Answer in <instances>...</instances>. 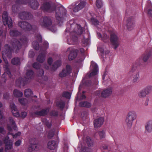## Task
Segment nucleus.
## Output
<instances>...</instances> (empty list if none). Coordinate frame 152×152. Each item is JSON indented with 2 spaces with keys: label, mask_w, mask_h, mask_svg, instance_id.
I'll use <instances>...</instances> for the list:
<instances>
[{
  "label": "nucleus",
  "mask_w": 152,
  "mask_h": 152,
  "mask_svg": "<svg viewBox=\"0 0 152 152\" xmlns=\"http://www.w3.org/2000/svg\"><path fill=\"white\" fill-rule=\"evenodd\" d=\"M33 48L36 50H38L39 48V46L37 42H34L32 43Z\"/></svg>",
  "instance_id": "34"
},
{
  "label": "nucleus",
  "mask_w": 152,
  "mask_h": 152,
  "mask_svg": "<svg viewBox=\"0 0 152 152\" xmlns=\"http://www.w3.org/2000/svg\"><path fill=\"white\" fill-rule=\"evenodd\" d=\"M87 82H88L89 83H90V82L88 81V82H86L84 85L85 86H89V85L87 83Z\"/></svg>",
  "instance_id": "60"
},
{
  "label": "nucleus",
  "mask_w": 152,
  "mask_h": 152,
  "mask_svg": "<svg viewBox=\"0 0 152 152\" xmlns=\"http://www.w3.org/2000/svg\"><path fill=\"white\" fill-rule=\"evenodd\" d=\"M44 74V72L43 70H41V72L38 75L39 76H42Z\"/></svg>",
  "instance_id": "55"
},
{
  "label": "nucleus",
  "mask_w": 152,
  "mask_h": 152,
  "mask_svg": "<svg viewBox=\"0 0 152 152\" xmlns=\"http://www.w3.org/2000/svg\"><path fill=\"white\" fill-rule=\"evenodd\" d=\"M37 147V145L36 144H33L31 146V147H30V148H31L33 150H35V148Z\"/></svg>",
  "instance_id": "54"
},
{
  "label": "nucleus",
  "mask_w": 152,
  "mask_h": 152,
  "mask_svg": "<svg viewBox=\"0 0 152 152\" xmlns=\"http://www.w3.org/2000/svg\"><path fill=\"white\" fill-rule=\"evenodd\" d=\"M71 71L70 66L67 65L66 66V68L60 73L59 75L61 77H65L70 73Z\"/></svg>",
  "instance_id": "13"
},
{
  "label": "nucleus",
  "mask_w": 152,
  "mask_h": 152,
  "mask_svg": "<svg viewBox=\"0 0 152 152\" xmlns=\"http://www.w3.org/2000/svg\"><path fill=\"white\" fill-rule=\"evenodd\" d=\"M6 144V148L7 149H10L12 147V141L9 140V137H7L4 140Z\"/></svg>",
  "instance_id": "18"
},
{
  "label": "nucleus",
  "mask_w": 152,
  "mask_h": 152,
  "mask_svg": "<svg viewBox=\"0 0 152 152\" xmlns=\"http://www.w3.org/2000/svg\"><path fill=\"white\" fill-rule=\"evenodd\" d=\"M3 23L5 25H8L9 27H10L12 25V20L10 18L8 17L7 12L6 11L4 12L2 15Z\"/></svg>",
  "instance_id": "8"
},
{
  "label": "nucleus",
  "mask_w": 152,
  "mask_h": 152,
  "mask_svg": "<svg viewBox=\"0 0 152 152\" xmlns=\"http://www.w3.org/2000/svg\"><path fill=\"white\" fill-rule=\"evenodd\" d=\"M110 40L111 44L114 49H116L119 44L118 37L115 33L112 34L110 35Z\"/></svg>",
  "instance_id": "5"
},
{
  "label": "nucleus",
  "mask_w": 152,
  "mask_h": 152,
  "mask_svg": "<svg viewBox=\"0 0 152 152\" xmlns=\"http://www.w3.org/2000/svg\"><path fill=\"white\" fill-rule=\"evenodd\" d=\"M90 68L91 70L89 75V77L94 76L98 73V67L97 64L94 61H91Z\"/></svg>",
  "instance_id": "7"
},
{
  "label": "nucleus",
  "mask_w": 152,
  "mask_h": 152,
  "mask_svg": "<svg viewBox=\"0 0 152 152\" xmlns=\"http://www.w3.org/2000/svg\"><path fill=\"white\" fill-rule=\"evenodd\" d=\"M42 9L45 11L51 12L52 11L53 7H50L49 3H46L43 5L42 7Z\"/></svg>",
  "instance_id": "19"
},
{
  "label": "nucleus",
  "mask_w": 152,
  "mask_h": 152,
  "mask_svg": "<svg viewBox=\"0 0 152 152\" xmlns=\"http://www.w3.org/2000/svg\"><path fill=\"white\" fill-rule=\"evenodd\" d=\"M97 34L98 38L102 40L108 38V36L106 34H104L102 36L100 33H97Z\"/></svg>",
  "instance_id": "29"
},
{
  "label": "nucleus",
  "mask_w": 152,
  "mask_h": 152,
  "mask_svg": "<svg viewBox=\"0 0 152 152\" xmlns=\"http://www.w3.org/2000/svg\"><path fill=\"white\" fill-rule=\"evenodd\" d=\"M33 67L36 69H38L40 67V65L37 63H34L33 65Z\"/></svg>",
  "instance_id": "41"
},
{
  "label": "nucleus",
  "mask_w": 152,
  "mask_h": 152,
  "mask_svg": "<svg viewBox=\"0 0 152 152\" xmlns=\"http://www.w3.org/2000/svg\"><path fill=\"white\" fill-rule=\"evenodd\" d=\"M104 120L103 117L96 119L94 121V124L95 127H100L103 124Z\"/></svg>",
  "instance_id": "16"
},
{
  "label": "nucleus",
  "mask_w": 152,
  "mask_h": 152,
  "mask_svg": "<svg viewBox=\"0 0 152 152\" xmlns=\"http://www.w3.org/2000/svg\"><path fill=\"white\" fill-rule=\"evenodd\" d=\"M32 94V92L30 89H26L24 91L25 95L26 97H27L31 96Z\"/></svg>",
  "instance_id": "28"
},
{
  "label": "nucleus",
  "mask_w": 152,
  "mask_h": 152,
  "mask_svg": "<svg viewBox=\"0 0 152 152\" xmlns=\"http://www.w3.org/2000/svg\"><path fill=\"white\" fill-rule=\"evenodd\" d=\"M53 61V59L52 58H50L48 59V62L49 66H46L44 65V67L46 69H48L50 68H52L53 70H55L58 67L60 66L61 64L60 61H58L55 63V64L53 65H51V64Z\"/></svg>",
  "instance_id": "6"
},
{
  "label": "nucleus",
  "mask_w": 152,
  "mask_h": 152,
  "mask_svg": "<svg viewBox=\"0 0 152 152\" xmlns=\"http://www.w3.org/2000/svg\"><path fill=\"white\" fill-rule=\"evenodd\" d=\"M152 55L151 52H147L145 53L139 58V61L142 62H147Z\"/></svg>",
  "instance_id": "11"
},
{
  "label": "nucleus",
  "mask_w": 152,
  "mask_h": 152,
  "mask_svg": "<svg viewBox=\"0 0 152 152\" xmlns=\"http://www.w3.org/2000/svg\"><path fill=\"white\" fill-rule=\"evenodd\" d=\"M147 95V93L144 89L140 91L138 93V96L141 98L145 97Z\"/></svg>",
  "instance_id": "24"
},
{
  "label": "nucleus",
  "mask_w": 152,
  "mask_h": 152,
  "mask_svg": "<svg viewBox=\"0 0 152 152\" xmlns=\"http://www.w3.org/2000/svg\"><path fill=\"white\" fill-rule=\"evenodd\" d=\"M47 112L46 110H43L40 112L39 115H45L47 114Z\"/></svg>",
  "instance_id": "46"
},
{
  "label": "nucleus",
  "mask_w": 152,
  "mask_h": 152,
  "mask_svg": "<svg viewBox=\"0 0 152 152\" xmlns=\"http://www.w3.org/2000/svg\"><path fill=\"white\" fill-rule=\"evenodd\" d=\"M48 43L47 42H45V44L44 45V46L46 48H47L48 46Z\"/></svg>",
  "instance_id": "57"
},
{
  "label": "nucleus",
  "mask_w": 152,
  "mask_h": 152,
  "mask_svg": "<svg viewBox=\"0 0 152 152\" xmlns=\"http://www.w3.org/2000/svg\"><path fill=\"white\" fill-rule=\"evenodd\" d=\"M144 89L145 90V91L148 94L152 90V86H148Z\"/></svg>",
  "instance_id": "33"
},
{
  "label": "nucleus",
  "mask_w": 152,
  "mask_h": 152,
  "mask_svg": "<svg viewBox=\"0 0 152 152\" xmlns=\"http://www.w3.org/2000/svg\"><path fill=\"white\" fill-rule=\"evenodd\" d=\"M79 105L82 107H89L91 106L90 103L87 102H80Z\"/></svg>",
  "instance_id": "27"
},
{
  "label": "nucleus",
  "mask_w": 152,
  "mask_h": 152,
  "mask_svg": "<svg viewBox=\"0 0 152 152\" xmlns=\"http://www.w3.org/2000/svg\"><path fill=\"white\" fill-rule=\"evenodd\" d=\"M11 49L9 46L8 45H7L5 46V50L2 52V57L4 61L6 64H8V62L7 60L6 56H7L8 58H10L11 57Z\"/></svg>",
  "instance_id": "4"
},
{
  "label": "nucleus",
  "mask_w": 152,
  "mask_h": 152,
  "mask_svg": "<svg viewBox=\"0 0 152 152\" xmlns=\"http://www.w3.org/2000/svg\"><path fill=\"white\" fill-rule=\"evenodd\" d=\"M82 85L81 84L80 85L79 88V91H80V90L81 89V88H82Z\"/></svg>",
  "instance_id": "61"
},
{
  "label": "nucleus",
  "mask_w": 152,
  "mask_h": 152,
  "mask_svg": "<svg viewBox=\"0 0 152 152\" xmlns=\"http://www.w3.org/2000/svg\"><path fill=\"white\" fill-rule=\"evenodd\" d=\"M108 78V76L106 74H104L102 76V79L103 80L105 81L107 80Z\"/></svg>",
  "instance_id": "45"
},
{
  "label": "nucleus",
  "mask_w": 152,
  "mask_h": 152,
  "mask_svg": "<svg viewBox=\"0 0 152 152\" xmlns=\"http://www.w3.org/2000/svg\"><path fill=\"white\" fill-rule=\"evenodd\" d=\"M14 45H15V47H18V46H20V44L19 42L18 41H16L14 42Z\"/></svg>",
  "instance_id": "50"
},
{
  "label": "nucleus",
  "mask_w": 152,
  "mask_h": 152,
  "mask_svg": "<svg viewBox=\"0 0 152 152\" xmlns=\"http://www.w3.org/2000/svg\"><path fill=\"white\" fill-rule=\"evenodd\" d=\"M145 131L148 133H150L152 131V120L148 121L145 124Z\"/></svg>",
  "instance_id": "15"
},
{
  "label": "nucleus",
  "mask_w": 152,
  "mask_h": 152,
  "mask_svg": "<svg viewBox=\"0 0 152 152\" xmlns=\"http://www.w3.org/2000/svg\"><path fill=\"white\" fill-rule=\"evenodd\" d=\"M80 51L81 52V53H83L84 51V50L83 49V48H81L80 49Z\"/></svg>",
  "instance_id": "62"
},
{
  "label": "nucleus",
  "mask_w": 152,
  "mask_h": 152,
  "mask_svg": "<svg viewBox=\"0 0 152 152\" xmlns=\"http://www.w3.org/2000/svg\"><path fill=\"white\" fill-rule=\"evenodd\" d=\"M19 101L20 103L23 104H26L28 103L27 100L26 99H19Z\"/></svg>",
  "instance_id": "39"
},
{
  "label": "nucleus",
  "mask_w": 152,
  "mask_h": 152,
  "mask_svg": "<svg viewBox=\"0 0 152 152\" xmlns=\"http://www.w3.org/2000/svg\"><path fill=\"white\" fill-rule=\"evenodd\" d=\"M137 117V113L134 111H130L127 113L126 117L125 123L128 127L130 128L132 126Z\"/></svg>",
  "instance_id": "2"
},
{
  "label": "nucleus",
  "mask_w": 152,
  "mask_h": 152,
  "mask_svg": "<svg viewBox=\"0 0 152 152\" xmlns=\"http://www.w3.org/2000/svg\"><path fill=\"white\" fill-rule=\"evenodd\" d=\"M37 39L39 41H41L42 39L40 35H38V37H37Z\"/></svg>",
  "instance_id": "58"
},
{
  "label": "nucleus",
  "mask_w": 152,
  "mask_h": 152,
  "mask_svg": "<svg viewBox=\"0 0 152 152\" xmlns=\"http://www.w3.org/2000/svg\"><path fill=\"white\" fill-rule=\"evenodd\" d=\"M91 20L93 24L95 25H97L99 23L98 21L95 18H92L91 19Z\"/></svg>",
  "instance_id": "44"
},
{
  "label": "nucleus",
  "mask_w": 152,
  "mask_h": 152,
  "mask_svg": "<svg viewBox=\"0 0 152 152\" xmlns=\"http://www.w3.org/2000/svg\"><path fill=\"white\" fill-rule=\"evenodd\" d=\"M19 59L18 58H14L12 59V63L14 65L18 64L19 63Z\"/></svg>",
  "instance_id": "31"
},
{
  "label": "nucleus",
  "mask_w": 152,
  "mask_h": 152,
  "mask_svg": "<svg viewBox=\"0 0 152 152\" xmlns=\"http://www.w3.org/2000/svg\"><path fill=\"white\" fill-rule=\"evenodd\" d=\"M26 75L28 77H31L33 74V72L31 70L28 71L26 73Z\"/></svg>",
  "instance_id": "43"
},
{
  "label": "nucleus",
  "mask_w": 152,
  "mask_h": 152,
  "mask_svg": "<svg viewBox=\"0 0 152 152\" xmlns=\"http://www.w3.org/2000/svg\"><path fill=\"white\" fill-rule=\"evenodd\" d=\"M96 5L98 8L101 7L102 5L101 0H96Z\"/></svg>",
  "instance_id": "35"
},
{
  "label": "nucleus",
  "mask_w": 152,
  "mask_h": 152,
  "mask_svg": "<svg viewBox=\"0 0 152 152\" xmlns=\"http://www.w3.org/2000/svg\"><path fill=\"white\" fill-rule=\"evenodd\" d=\"M63 95L64 96L67 98L69 99L71 96V94L69 93L65 92L64 93Z\"/></svg>",
  "instance_id": "40"
},
{
  "label": "nucleus",
  "mask_w": 152,
  "mask_h": 152,
  "mask_svg": "<svg viewBox=\"0 0 152 152\" xmlns=\"http://www.w3.org/2000/svg\"><path fill=\"white\" fill-rule=\"evenodd\" d=\"M86 139V142L87 144L88 145V146H91L93 143L90 138L89 137H87Z\"/></svg>",
  "instance_id": "37"
},
{
  "label": "nucleus",
  "mask_w": 152,
  "mask_h": 152,
  "mask_svg": "<svg viewBox=\"0 0 152 152\" xmlns=\"http://www.w3.org/2000/svg\"><path fill=\"white\" fill-rule=\"evenodd\" d=\"M139 77V75L138 73L135 74L133 77V80L134 82H136L138 80Z\"/></svg>",
  "instance_id": "36"
},
{
  "label": "nucleus",
  "mask_w": 152,
  "mask_h": 152,
  "mask_svg": "<svg viewBox=\"0 0 152 152\" xmlns=\"http://www.w3.org/2000/svg\"><path fill=\"white\" fill-rule=\"evenodd\" d=\"M86 1L83 0L81 1L79 4L76 6L73 9V11L77 12L83 9L86 5Z\"/></svg>",
  "instance_id": "12"
},
{
  "label": "nucleus",
  "mask_w": 152,
  "mask_h": 152,
  "mask_svg": "<svg viewBox=\"0 0 152 152\" xmlns=\"http://www.w3.org/2000/svg\"><path fill=\"white\" fill-rule=\"evenodd\" d=\"M51 30L53 32H55L56 31L57 29L55 27H53V29H51Z\"/></svg>",
  "instance_id": "56"
},
{
  "label": "nucleus",
  "mask_w": 152,
  "mask_h": 152,
  "mask_svg": "<svg viewBox=\"0 0 152 152\" xmlns=\"http://www.w3.org/2000/svg\"><path fill=\"white\" fill-rule=\"evenodd\" d=\"M18 33L16 31L12 30L10 31V34L12 36H16L17 35Z\"/></svg>",
  "instance_id": "38"
},
{
  "label": "nucleus",
  "mask_w": 152,
  "mask_h": 152,
  "mask_svg": "<svg viewBox=\"0 0 152 152\" xmlns=\"http://www.w3.org/2000/svg\"><path fill=\"white\" fill-rule=\"evenodd\" d=\"M113 88L110 87L102 90L101 92V96L104 98L108 97L112 94Z\"/></svg>",
  "instance_id": "10"
},
{
  "label": "nucleus",
  "mask_w": 152,
  "mask_h": 152,
  "mask_svg": "<svg viewBox=\"0 0 152 152\" xmlns=\"http://www.w3.org/2000/svg\"><path fill=\"white\" fill-rule=\"evenodd\" d=\"M20 143L21 141L20 140H18L15 143V146H18L20 145Z\"/></svg>",
  "instance_id": "51"
},
{
  "label": "nucleus",
  "mask_w": 152,
  "mask_h": 152,
  "mask_svg": "<svg viewBox=\"0 0 152 152\" xmlns=\"http://www.w3.org/2000/svg\"><path fill=\"white\" fill-rule=\"evenodd\" d=\"M27 113L26 112H22L21 113V116L23 118L25 117Z\"/></svg>",
  "instance_id": "52"
},
{
  "label": "nucleus",
  "mask_w": 152,
  "mask_h": 152,
  "mask_svg": "<svg viewBox=\"0 0 152 152\" xmlns=\"http://www.w3.org/2000/svg\"><path fill=\"white\" fill-rule=\"evenodd\" d=\"M13 94L14 96L16 97H19L22 96L23 93L18 90L15 89L13 91Z\"/></svg>",
  "instance_id": "26"
},
{
  "label": "nucleus",
  "mask_w": 152,
  "mask_h": 152,
  "mask_svg": "<svg viewBox=\"0 0 152 152\" xmlns=\"http://www.w3.org/2000/svg\"><path fill=\"white\" fill-rule=\"evenodd\" d=\"M104 53H105V54H105L107 55L109 53H110V51L108 50H107L106 51H105Z\"/></svg>",
  "instance_id": "59"
},
{
  "label": "nucleus",
  "mask_w": 152,
  "mask_h": 152,
  "mask_svg": "<svg viewBox=\"0 0 152 152\" xmlns=\"http://www.w3.org/2000/svg\"><path fill=\"white\" fill-rule=\"evenodd\" d=\"M73 26H74V28L72 33V35L71 40L74 42L77 40V37L75 36H73V34L76 32L78 35L80 34L83 33V30L79 25L75 24Z\"/></svg>",
  "instance_id": "3"
},
{
  "label": "nucleus",
  "mask_w": 152,
  "mask_h": 152,
  "mask_svg": "<svg viewBox=\"0 0 152 152\" xmlns=\"http://www.w3.org/2000/svg\"><path fill=\"white\" fill-rule=\"evenodd\" d=\"M124 24L126 25L127 29L129 31L132 30L135 26L134 21L130 18L127 19L124 21Z\"/></svg>",
  "instance_id": "9"
},
{
  "label": "nucleus",
  "mask_w": 152,
  "mask_h": 152,
  "mask_svg": "<svg viewBox=\"0 0 152 152\" xmlns=\"http://www.w3.org/2000/svg\"><path fill=\"white\" fill-rule=\"evenodd\" d=\"M86 98L85 96L84 95H83L82 96L81 99H84Z\"/></svg>",
  "instance_id": "63"
},
{
  "label": "nucleus",
  "mask_w": 152,
  "mask_h": 152,
  "mask_svg": "<svg viewBox=\"0 0 152 152\" xmlns=\"http://www.w3.org/2000/svg\"><path fill=\"white\" fill-rule=\"evenodd\" d=\"M99 134L101 138H103L105 136V133L104 132H99Z\"/></svg>",
  "instance_id": "48"
},
{
  "label": "nucleus",
  "mask_w": 152,
  "mask_h": 152,
  "mask_svg": "<svg viewBox=\"0 0 152 152\" xmlns=\"http://www.w3.org/2000/svg\"><path fill=\"white\" fill-rule=\"evenodd\" d=\"M52 23L50 19L48 18H45L41 23V25L45 27H48Z\"/></svg>",
  "instance_id": "22"
},
{
  "label": "nucleus",
  "mask_w": 152,
  "mask_h": 152,
  "mask_svg": "<svg viewBox=\"0 0 152 152\" xmlns=\"http://www.w3.org/2000/svg\"><path fill=\"white\" fill-rule=\"evenodd\" d=\"M31 6L32 8L36 9L38 7V3L36 1L34 0L31 4Z\"/></svg>",
  "instance_id": "30"
},
{
  "label": "nucleus",
  "mask_w": 152,
  "mask_h": 152,
  "mask_svg": "<svg viewBox=\"0 0 152 152\" xmlns=\"http://www.w3.org/2000/svg\"><path fill=\"white\" fill-rule=\"evenodd\" d=\"M79 148H81L80 152H92L91 150L88 148L84 147L80 143L78 145Z\"/></svg>",
  "instance_id": "23"
},
{
  "label": "nucleus",
  "mask_w": 152,
  "mask_h": 152,
  "mask_svg": "<svg viewBox=\"0 0 152 152\" xmlns=\"http://www.w3.org/2000/svg\"><path fill=\"white\" fill-rule=\"evenodd\" d=\"M89 39L88 38L84 39L82 40V42L84 43H85L87 44L89 42Z\"/></svg>",
  "instance_id": "47"
},
{
  "label": "nucleus",
  "mask_w": 152,
  "mask_h": 152,
  "mask_svg": "<svg viewBox=\"0 0 152 152\" xmlns=\"http://www.w3.org/2000/svg\"><path fill=\"white\" fill-rule=\"evenodd\" d=\"M69 51L70 53L69 56V59L72 60L74 59L77 56V53L75 52L71 48H69L67 50V51Z\"/></svg>",
  "instance_id": "21"
},
{
  "label": "nucleus",
  "mask_w": 152,
  "mask_h": 152,
  "mask_svg": "<svg viewBox=\"0 0 152 152\" xmlns=\"http://www.w3.org/2000/svg\"><path fill=\"white\" fill-rule=\"evenodd\" d=\"M38 61L40 63L43 62L45 60V54H39L37 59Z\"/></svg>",
  "instance_id": "25"
},
{
  "label": "nucleus",
  "mask_w": 152,
  "mask_h": 152,
  "mask_svg": "<svg viewBox=\"0 0 152 152\" xmlns=\"http://www.w3.org/2000/svg\"><path fill=\"white\" fill-rule=\"evenodd\" d=\"M19 25L22 28L26 30H30L32 28L31 25L26 22H20L19 23Z\"/></svg>",
  "instance_id": "14"
},
{
  "label": "nucleus",
  "mask_w": 152,
  "mask_h": 152,
  "mask_svg": "<svg viewBox=\"0 0 152 152\" xmlns=\"http://www.w3.org/2000/svg\"><path fill=\"white\" fill-rule=\"evenodd\" d=\"M2 33V31L1 28H0V35H1Z\"/></svg>",
  "instance_id": "64"
},
{
  "label": "nucleus",
  "mask_w": 152,
  "mask_h": 152,
  "mask_svg": "<svg viewBox=\"0 0 152 152\" xmlns=\"http://www.w3.org/2000/svg\"><path fill=\"white\" fill-rule=\"evenodd\" d=\"M6 76L7 77V76H9L10 77H11V73L8 70H7V72H4V73L3 75H2V78L5 79Z\"/></svg>",
  "instance_id": "32"
},
{
  "label": "nucleus",
  "mask_w": 152,
  "mask_h": 152,
  "mask_svg": "<svg viewBox=\"0 0 152 152\" xmlns=\"http://www.w3.org/2000/svg\"><path fill=\"white\" fill-rule=\"evenodd\" d=\"M102 90H99L96 91L95 92V94L97 96H99L100 94L101 95V92Z\"/></svg>",
  "instance_id": "49"
},
{
  "label": "nucleus",
  "mask_w": 152,
  "mask_h": 152,
  "mask_svg": "<svg viewBox=\"0 0 152 152\" xmlns=\"http://www.w3.org/2000/svg\"><path fill=\"white\" fill-rule=\"evenodd\" d=\"M148 14L152 18V9L148 10Z\"/></svg>",
  "instance_id": "53"
},
{
  "label": "nucleus",
  "mask_w": 152,
  "mask_h": 152,
  "mask_svg": "<svg viewBox=\"0 0 152 152\" xmlns=\"http://www.w3.org/2000/svg\"><path fill=\"white\" fill-rule=\"evenodd\" d=\"M10 107L13 115L17 117H19L20 115L15 105L14 104H11Z\"/></svg>",
  "instance_id": "20"
},
{
  "label": "nucleus",
  "mask_w": 152,
  "mask_h": 152,
  "mask_svg": "<svg viewBox=\"0 0 152 152\" xmlns=\"http://www.w3.org/2000/svg\"><path fill=\"white\" fill-rule=\"evenodd\" d=\"M57 143L54 141H50L48 143V148L51 150H54L57 147Z\"/></svg>",
  "instance_id": "17"
},
{
  "label": "nucleus",
  "mask_w": 152,
  "mask_h": 152,
  "mask_svg": "<svg viewBox=\"0 0 152 152\" xmlns=\"http://www.w3.org/2000/svg\"><path fill=\"white\" fill-rule=\"evenodd\" d=\"M56 105L61 108H62L64 106V103L62 102H57Z\"/></svg>",
  "instance_id": "42"
},
{
  "label": "nucleus",
  "mask_w": 152,
  "mask_h": 152,
  "mask_svg": "<svg viewBox=\"0 0 152 152\" xmlns=\"http://www.w3.org/2000/svg\"><path fill=\"white\" fill-rule=\"evenodd\" d=\"M9 122L10 124L8 126V129L9 131L8 134H12L14 138H16L18 136H20L21 135L20 132H18L15 134H14L16 132L17 129V127L15 124V122L12 118L9 119Z\"/></svg>",
  "instance_id": "1"
}]
</instances>
